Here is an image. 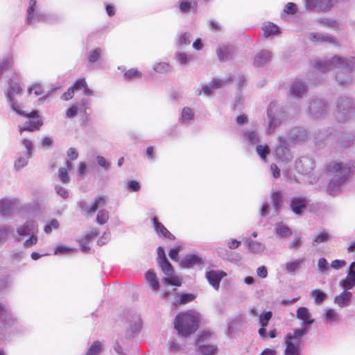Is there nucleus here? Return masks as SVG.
<instances>
[{"label": "nucleus", "instance_id": "obj_1", "mask_svg": "<svg viewBox=\"0 0 355 355\" xmlns=\"http://www.w3.org/2000/svg\"><path fill=\"white\" fill-rule=\"evenodd\" d=\"M23 89L17 80L10 78L8 80V88L5 92L6 97L12 110L21 116H26L28 121L26 122L22 127H19V132L35 131L40 128L43 125L42 120L39 119L38 111L33 110L29 113L21 110V105L18 103L19 98L21 96Z\"/></svg>", "mask_w": 355, "mask_h": 355}, {"label": "nucleus", "instance_id": "obj_2", "mask_svg": "<svg viewBox=\"0 0 355 355\" xmlns=\"http://www.w3.org/2000/svg\"><path fill=\"white\" fill-rule=\"evenodd\" d=\"M314 67L322 73L333 68L340 69L336 73V79L340 85H348L353 81L352 73L355 71V57L334 56L330 59L317 60L315 62Z\"/></svg>", "mask_w": 355, "mask_h": 355}, {"label": "nucleus", "instance_id": "obj_3", "mask_svg": "<svg viewBox=\"0 0 355 355\" xmlns=\"http://www.w3.org/2000/svg\"><path fill=\"white\" fill-rule=\"evenodd\" d=\"M327 171L332 176L327 187V192L334 196L351 173V167L341 162H331L327 165Z\"/></svg>", "mask_w": 355, "mask_h": 355}, {"label": "nucleus", "instance_id": "obj_4", "mask_svg": "<svg viewBox=\"0 0 355 355\" xmlns=\"http://www.w3.org/2000/svg\"><path fill=\"white\" fill-rule=\"evenodd\" d=\"M199 320L200 314L196 311L182 312L175 317L174 327L180 335L187 337L198 329Z\"/></svg>", "mask_w": 355, "mask_h": 355}, {"label": "nucleus", "instance_id": "obj_5", "mask_svg": "<svg viewBox=\"0 0 355 355\" xmlns=\"http://www.w3.org/2000/svg\"><path fill=\"white\" fill-rule=\"evenodd\" d=\"M36 0H29L26 17V23L27 25L32 26L37 22L53 23L60 19V16L58 14H46L36 11Z\"/></svg>", "mask_w": 355, "mask_h": 355}, {"label": "nucleus", "instance_id": "obj_6", "mask_svg": "<svg viewBox=\"0 0 355 355\" xmlns=\"http://www.w3.org/2000/svg\"><path fill=\"white\" fill-rule=\"evenodd\" d=\"M336 119L339 122H345L355 116V101L349 96L338 98L336 103Z\"/></svg>", "mask_w": 355, "mask_h": 355}, {"label": "nucleus", "instance_id": "obj_7", "mask_svg": "<svg viewBox=\"0 0 355 355\" xmlns=\"http://www.w3.org/2000/svg\"><path fill=\"white\" fill-rule=\"evenodd\" d=\"M268 125L266 132L268 135L272 133L281 125L284 118L288 117L285 114L283 107H280L276 101H272L267 109Z\"/></svg>", "mask_w": 355, "mask_h": 355}, {"label": "nucleus", "instance_id": "obj_8", "mask_svg": "<svg viewBox=\"0 0 355 355\" xmlns=\"http://www.w3.org/2000/svg\"><path fill=\"white\" fill-rule=\"evenodd\" d=\"M304 336V331L302 329H294L293 334L288 333L284 337L285 355H300V347Z\"/></svg>", "mask_w": 355, "mask_h": 355}, {"label": "nucleus", "instance_id": "obj_9", "mask_svg": "<svg viewBox=\"0 0 355 355\" xmlns=\"http://www.w3.org/2000/svg\"><path fill=\"white\" fill-rule=\"evenodd\" d=\"M278 144L275 149V156L278 162L288 163L293 159L292 153L287 140L283 137H278Z\"/></svg>", "mask_w": 355, "mask_h": 355}, {"label": "nucleus", "instance_id": "obj_10", "mask_svg": "<svg viewBox=\"0 0 355 355\" xmlns=\"http://www.w3.org/2000/svg\"><path fill=\"white\" fill-rule=\"evenodd\" d=\"M327 109V103L323 99L315 98L309 103V113L313 118L318 119L326 114Z\"/></svg>", "mask_w": 355, "mask_h": 355}, {"label": "nucleus", "instance_id": "obj_11", "mask_svg": "<svg viewBox=\"0 0 355 355\" xmlns=\"http://www.w3.org/2000/svg\"><path fill=\"white\" fill-rule=\"evenodd\" d=\"M38 232V226L37 222L34 220H28L23 225L17 228V236L15 237V241L20 242L21 236H28Z\"/></svg>", "mask_w": 355, "mask_h": 355}, {"label": "nucleus", "instance_id": "obj_12", "mask_svg": "<svg viewBox=\"0 0 355 355\" xmlns=\"http://www.w3.org/2000/svg\"><path fill=\"white\" fill-rule=\"evenodd\" d=\"M334 0H305L306 9L314 12H325L334 5Z\"/></svg>", "mask_w": 355, "mask_h": 355}, {"label": "nucleus", "instance_id": "obj_13", "mask_svg": "<svg viewBox=\"0 0 355 355\" xmlns=\"http://www.w3.org/2000/svg\"><path fill=\"white\" fill-rule=\"evenodd\" d=\"M296 317L297 319L302 321L301 328L304 331V336L307 334L309 327L314 322V319L311 318V313L306 307H299L296 311Z\"/></svg>", "mask_w": 355, "mask_h": 355}, {"label": "nucleus", "instance_id": "obj_14", "mask_svg": "<svg viewBox=\"0 0 355 355\" xmlns=\"http://www.w3.org/2000/svg\"><path fill=\"white\" fill-rule=\"evenodd\" d=\"M295 169L302 174L310 173L315 167V162L311 157L304 156L295 161Z\"/></svg>", "mask_w": 355, "mask_h": 355}, {"label": "nucleus", "instance_id": "obj_15", "mask_svg": "<svg viewBox=\"0 0 355 355\" xmlns=\"http://www.w3.org/2000/svg\"><path fill=\"white\" fill-rule=\"evenodd\" d=\"M309 200L305 197L295 196L290 199V208L291 211L296 215L300 216L305 210Z\"/></svg>", "mask_w": 355, "mask_h": 355}, {"label": "nucleus", "instance_id": "obj_16", "mask_svg": "<svg viewBox=\"0 0 355 355\" xmlns=\"http://www.w3.org/2000/svg\"><path fill=\"white\" fill-rule=\"evenodd\" d=\"M15 322L10 307L0 302V324L4 327H10Z\"/></svg>", "mask_w": 355, "mask_h": 355}, {"label": "nucleus", "instance_id": "obj_17", "mask_svg": "<svg viewBox=\"0 0 355 355\" xmlns=\"http://www.w3.org/2000/svg\"><path fill=\"white\" fill-rule=\"evenodd\" d=\"M209 336V333L204 332L199 337L197 345L198 349L202 355H216L218 352V347L216 345L200 344V342Z\"/></svg>", "mask_w": 355, "mask_h": 355}, {"label": "nucleus", "instance_id": "obj_18", "mask_svg": "<svg viewBox=\"0 0 355 355\" xmlns=\"http://www.w3.org/2000/svg\"><path fill=\"white\" fill-rule=\"evenodd\" d=\"M241 139L243 141L249 145H255L260 142L261 137L259 134L254 130L245 129L240 133Z\"/></svg>", "mask_w": 355, "mask_h": 355}, {"label": "nucleus", "instance_id": "obj_19", "mask_svg": "<svg viewBox=\"0 0 355 355\" xmlns=\"http://www.w3.org/2000/svg\"><path fill=\"white\" fill-rule=\"evenodd\" d=\"M226 276V273L221 270H209L206 272V278L211 286L215 289L219 288L221 279Z\"/></svg>", "mask_w": 355, "mask_h": 355}, {"label": "nucleus", "instance_id": "obj_20", "mask_svg": "<svg viewBox=\"0 0 355 355\" xmlns=\"http://www.w3.org/2000/svg\"><path fill=\"white\" fill-rule=\"evenodd\" d=\"M234 47L231 45L220 46L216 50V54L220 62H225L231 60L234 54Z\"/></svg>", "mask_w": 355, "mask_h": 355}, {"label": "nucleus", "instance_id": "obj_21", "mask_svg": "<svg viewBox=\"0 0 355 355\" xmlns=\"http://www.w3.org/2000/svg\"><path fill=\"white\" fill-rule=\"evenodd\" d=\"M244 242L249 251L252 254H262L266 250V246L263 243L253 241L250 238L245 239Z\"/></svg>", "mask_w": 355, "mask_h": 355}, {"label": "nucleus", "instance_id": "obj_22", "mask_svg": "<svg viewBox=\"0 0 355 355\" xmlns=\"http://www.w3.org/2000/svg\"><path fill=\"white\" fill-rule=\"evenodd\" d=\"M202 263H203V261L201 257L196 254H188L180 261V266L184 268H190L196 265H200Z\"/></svg>", "mask_w": 355, "mask_h": 355}, {"label": "nucleus", "instance_id": "obj_23", "mask_svg": "<svg viewBox=\"0 0 355 355\" xmlns=\"http://www.w3.org/2000/svg\"><path fill=\"white\" fill-rule=\"evenodd\" d=\"M307 87L305 83L296 80L291 85L290 91L292 96L295 98H301L302 94L306 91Z\"/></svg>", "mask_w": 355, "mask_h": 355}, {"label": "nucleus", "instance_id": "obj_24", "mask_svg": "<svg viewBox=\"0 0 355 355\" xmlns=\"http://www.w3.org/2000/svg\"><path fill=\"white\" fill-rule=\"evenodd\" d=\"M15 204V199H2L0 200V213L3 216L10 215L14 209Z\"/></svg>", "mask_w": 355, "mask_h": 355}, {"label": "nucleus", "instance_id": "obj_25", "mask_svg": "<svg viewBox=\"0 0 355 355\" xmlns=\"http://www.w3.org/2000/svg\"><path fill=\"white\" fill-rule=\"evenodd\" d=\"M153 224L155 232L170 240H174L175 236L161 223L157 217L152 218Z\"/></svg>", "mask_w": 355, "mask_h": 355}, {"label": "nucleus", "instance_id": "obj_26", "mask_svg": "<svg viewBox=\"0 0 355 355\" xmlns=\"http://www.w3.org/2000/svg\"><path fill=\"white\" fill-rule=\"evenodd\" d=\"M288 137L292 141L299 142L305 140L307 133L304 128L297 127L291 130L288 133Z\"/></svg>", "mask_w": 355, "mask_h": 355}, {"label": "nucleus", "instance_id": "obj_27", "mask_svg": "<svg viewBox=\"0 0 355 355\" xmlns=\"http://www.w3.org/2000/svg\"><path fill=\"white\" fill-rule=\"evenodd\" d=\"M304 258L293 259L285 263V270L288 274L294 275L300 270L304 263Z\"/></svg>", "mask_w": 355, "mask_h": 355}, {"label": "nucleus", "instance_id": "obj_28", "mask_svg": "<svg viewBox=\"0 0 355 355\" xmlns=\"http://www.w3.org/2000/svg\"><path fill=\"white\" fill-rule=\"evenodd\" d=\"M270 52L267 50H263L254 57V64L257 67H262L270 60Z\"/></svg>", "mask_w": 355, "mask_h": 355}, {"label": "nucleus", "instance_id": "obj_29", "mask_svg": "<svg viewBox=\"0 0 355 355\" xmlns=\"http://www.w3.org/2000/svg\"><path fill=\"white\" fill-rule=\"evenodd\" d=\"M32 155L26 154L24 152H19L17 153L16 159L15 162L14 167L16 170L19 171L25 167Z\"/></svg>", "mask_w": 355, "mask_h": 355}, {"label": "nucleus", "instance_id": "obj_30", "mask_svg": "<svg viewBox=\"0 0 355 355\" xmlns=\"http://www.w3.org/2000/svg\"><path fill=\"white\" fill-rule=\"evenodd\" d=\"M352 294L349 291H343L340 295L334 297V303L338 304L340 307H345L349 305Z\"/></svg>", "mask_w": 355, "mask_h": 355}, {"label": "nucleus", "instance_id": "obj_31", "mask_svg": "<svg viewBox=\"0 0 355 355\" xmlns=\"http://www.w3.org/2000/svg\"><path fill=\"white\" fill-rule=\"evenodd\" d=\"M275 233L278 237L285 239L292 234V230L287 225L282 223H278L275 225Z\"/></svg>", "mask_w": 355, "mask_h": 355}, {"label": "nucleus", "instance_id": "obj_32", "mask_svg": "<svg viewBox=\"0 0 355 355\" xmlns=\"http://www.w3.org/2000/svg\"><path fill=\"white\" fill-rule=\"evenodd\" d=\"M340 285L345 291H348L355 286V276L349 271V268L347 271L346 278L340 281Z\"/></svg>", "mask_w": 355, "mask_h": 355}, {"label": "nucleus", "instance_id": "obj_33", "mask_svg": "<svg viewBox=\"0 0 355 355\" xmlns=\"http://www.w3.org/2000/svg\"><path fill=\"white\" fill-rule=\"evenodd\" d=\"M271 201L272 207L275 212L278 214L282 208L283 202V195L279 191H274L271 195Z\"/></svg>", "mask_w": 355, "mask_h": 355}, {"label": "nucleus", "instance_id": "obj_34", "mask_svg": "<svg viewBox=\"0 0 355 355\" xmlns=\"http://www.w3.org/2000/svg\"><path fill=\"white\" fill-rule=\"evenodd\" d=\"M309 38L314 42H324L328 43H334L335 39L329 34L312 33L309 35Z\"/></svg>", "mask_w": 355, "mask_h": 355}, {"label": "nucleus", "instance_id": "obj_35", "mask_svg": "<svg viewBox=\"0 0 355 355\" xmlns=\"http://www.w3.org/2000/svg\"><path fill=\"white\" fill-rule=\"evenodd\" d=\"M231 80H220V79H214L211 83H210L211 86L209 85H204L202 87V92L206 96H209L211 94V89L212 88H219L223 85L227 83Z\"/></svg>", "mask_w": 355, "mask_h": 355}, {"label": "nucleus", "instance_id": "obj_36", "mask_svg": "<svg viewBox=\"0 0 355 355\" xmlns=\"http://www.w3.org/2000/svg\"><path fill=\"white\" fill-rule=\"evenodd\" d=\"M180 295L177 293L176 288H173L171 291H164L163 293V298L175 306L178 304Z\"/></svg>", "mask_w": 355, "mask_h": 355}, {"label": "nucleus", "instance_id": "obj_37", "mask_svg": "<svg viewBox=\"0 0 355 355\" xmlns=\"http://www.w3.org/2000/svg\"><path fill=\"white\" fill-rule=\"evenodd\" d=\"M132 321H130V329L133 334H137L140 331L142 327V322L140 316L137 313L132 315Z\"/></svg>", "mask_w": 355, "mask_h": 355}, {"label": "nucleus", "instance_id": "obj_38", "mask_svg": "<svg viewBox=\"0 0 355 355\" xmlns=\"http://www.w3.org/2000/svg\"><path fill=\"white\" fill-rule=\"evenodd\" d=\"M146 279L150 284L154 291H157L159 284L155 272L153 270H148L146 273Z\"/></svg>", "mask_w": 355, "mask_h": 355}, {"label": "nucleus", "instance_id": "obj_39", "mask_svg": "<svg viewBox=\"0 0 355 355\" xmlns=\"http://www.w3.org/2000/svg\"><path fill=\"white\" fill-rule=\"evenodd\" d=\"M262 30L263 31V35L266 37H269L279 33V27L270 22L264 24L262 26Z\"/></svg>", "mask_w": 355, "mask_h": 355}, {"label": "nucleus", "instance_id": "obj_40", "mask_svg": "<svg viewBox=\"0 0 355 355\" xmlns=\"http://www.w3.org/2000/svg\"><path fill=\"white\" fill-rule=\"evenodd\" d=\"M13 64V58L12 55H7L0 60V77L7 70L10 69Z\"/></svg>", "mask_w": 355, "mask_h": 355}, {"label": "nucleus", "instance_id": "obj_41", "mask_svg": "<svg viewBox=\"0 0 355 355\" xmlns=\"http://www.w3.org/2000/svg\"><path fill=\"white\" fill-rule=\"evenodd\" d=\"M196 8L197 2H187L182 0L179 1V9L182 13H187L196 10Z\"/></svg>", "mask_w": 355, "mask_h": 355}, {"label": "nucleus", "instance_id": "obj_42", "mask_svg": "<svg viewBox=\"0 0 355 355\" xmlns=\"http://www.w3.org/2000/svg\"><path fill=\"white\" fill-rule=\"evenodd\" d=\"M194 119L193 110L188 107H185L182 109L181 114V122L182 123H187L190 121Z\"/></svg>", "mask_w": 355, "mask_h": 355}, {"label": "nucleus", "instance_id": "obj_43", "mask_svg": "<svg viewBox=\"0 0 355 355\" xmlns=\"http://www.w3.org/2000/svg\"><path fill=\"white\" fill-rule=\"evenodd\" d=\"M106 202H107L106 196H97L95 198L92 205L90 207V212L95 213L96 211V210L98 209V207L105 206L106 205Z\"/></svg>", "mask_w": 355, "mask_h": 355}, {"label": "nucleus", "instance_id": "obj_44", "mask_svg": "<svg viewBox=\"0 0 355 355\" xmlns=\"http://www.w3.org/2000/svg\"><path fill=\"white\" fill-rule=\"evenodd\" d=\"M103 349V344L100 341H94L89 347L85 355H99Z\"/></svg>", "mask_w": 355, "mask_h": 355}, {"label": "nucleus", "instance_id": "obj_45", "mask_svg": "<svg viewBox=\"0 0 355 355\" xmlns=\"http://www.w3.org/2000/svg\"><path fill=\"white\" fill-rule=\"evenodd\" d=\"M102 52L103 50L101 48H96L95 49L89 51L87 53L88 62L91 64L97 62L99 60Z\"/></svg>", "mask_w": 355, "mask_h": 355}, {"label": "nucleus", "instance_id": "obj_46", "mask_svg": "<svg viewBox=\"0 0 355 355\" xmlns=\"http://www.w3.org/2000/svg\"><path fill=\"white\" fill-rule=\"evenodd\" d=\"M311 295L314 297L315 304H320L322 303L327 297V295L319 289H315L311 291Z\"/></svg>", "mask_w": 355, "mask_h": 355}, {"label": "nucleus", "instance_id": "obj_47", "mask_svg": "<svg viewBox=\"0 0 355 355\" xmlns=\"http://www.w3.org/2000/svg\"><path fill=\"white\" fill-rule=\"evenodd\" d=\"M158 263H159V266L161 267L162 270L166 276H172L173 275V274L174 272V270H173L172 265L171 264V263L168 261V259L164 260L163 261H161Z\"/></svg>", "mask_w": 355, "mask_h": 355}, {"label": "nucleus", "instance_id": "obj_48", "mask_svg": "<svg viewBox=\"0 0 355 355\" xmlns=\"http://www.w3.org/2000/svg\"><path fill=\"white\" fill-rule=\"evenodd\" d=\"M220 256L223 259H227L230 261H236L239 260V255L234 252H230L225 250L223 252L219 253Z\"/></svg>", "mask_w": 355, "mask_h": 355}, {"label": "nucleus", "instance_id": "obj_49", "mask_svg": "<svg viewBox=\"0 0 355 355\" xmlns=\"http://www.w3.org/2000/svg\"><path fill=\"white\" fill-rule=\"evenodd\" d=\"M256 151L261 159L266 160L270 153V148L268 145H257Z\"/></svg>", "mask_w": 355, "mask_h": 355}, {"label": "nucleus", "instance_id": "obj_50", "mask_svg": "<svg viewBox=\"0 0 355 355\" xmlns=\"http://www.w3.org/2000/svg\"><path fill=\"white\" fill-rule=\"evenodd\" d=\"M109 219V212L105 209L98 211L96 216V223L99 225H103L107 223Z\"/></svg>", "mask_w": 355, "mask_h": 355}, {"label": "nucleus", "instance_id": "obj_51", "mask_svg": "<svg viewBox=\"0 0 355 355\" xmlns=\"http://www.w3.org/2000/svg\"><path fill=\"white\" fill-rule=\"evenodd\" d=\"M272 317V311H269L259 315V321L261 327H266Z\"/></svg>", "mask_w": 355, "mask_h": 355}, {"label": "nucleus", "instance_id": "obj_52", "mask_svg": "<svg viewBox=\"0 0 355 355\" xmlns=\"http://www.w3.org/2000/svg\"><path fill=\"white\" fill-rule=\"evenodd\" d=\"M324 315L328 322H336L338 317L337 312L332 309H325Z\"/></svg>", "mask_w": 355, "mask_h": 355}, {"label": "nucleus", "instance_id": "obj_53", "mask_svg": "<svg viewBox=\"0 0 355 355\" xmlns=\"http://www.w3.org/2000/svg\"><path fill=\"white\" fill-rule=\"evenodd\" d=\"M37 234V233H35L28 235L29 237L23 243V246L25 248H30L32 246L35 245L38 241V237Z\"/></svg>", "mask_w": 355, "mask_h": 355}, {"label": "nucleus", "instance_id": "obj_54", "mask_svg": "<svg viewBox=\"0 0 355 355\" xmlns=\"http://www.w3.org/2000/svg\"><path fill=\"white\" fill-rule=\"evenodd\" d=\"M11 228L10 226L6 225H0V243L7 240Z\"/></svg>", "mask_w": 355, "mask_h": 355}, {"label": "nucleus", "instance_id": "obj_55", "mask_svg": "<svg viewBox=\"0 0 355 355\" xmlns=\"http://www.w3.org/2000/svg\"><path fill=\"white\" fill-rule=\"evenodd\" d=\"M58 178L63 184H68L70 178L66 168H60L58 170Z\"/></svg>", "mask_w": 355, "mask_h": 355}, {"label": "nucleus", "instance_id": "obj_56", "mask_svg": "<svg viewBox=\"0 0 355 355\" xmlns=\"http://www.w3.org/2000/svg\"><path fill=\"white\" fill-rule=\"evenodd\" d=\"M141 73L139 72L137 69H130L128 71H125L124 73V78L126 80H132L134 78H141Z\"/></svg>", "mask_w": 355, "mask_h": 355}, {"label": "nucleus", "instance_id": "obj_57", "mask_svg": "<svg viewBox=\"0 0 355 355\" xmlns=\"http://www.w3.org/2000/svg\"><path fill=\"white\" fill-rule=\"evenodd\" d=\"M96 162H97V164L100 167L103 168L105 171H107L110 170L111 163L110 162H108L107 160H106V159L104 157L98 155L96 157Z\"/></svg>", "mask_w": 355, "mask_h": 355}, {"label": "nucleus", "instance_id": "obj_58", "mask_svg": "<svg viewBox=\"0 0 355 355\" xmlns=\"http://www.w3.org/2000/svg\"><path fill=\"white\" fill-rule=\"evenodd\" d=\"M21 144L24 146V148L26 150V152H24L26 154L30 155L33 156V142L28 139H24L21 141Z\"/></svg>", "mask_w": 355, "mask_h": 355}, {"label": "nucleus", "instance_id": "obj_59", "mask_svg": "<svg viewBox=\"0 0 355 355\" xmlns=\"http://www.w3.org/2000/svg\"><path fill=\"white\" fill-rule=\"evenodd\" d=\"M58 227L59 222L56 219H52L44 226V231L46 234H50L53 229L57 230Z\"/></svg>", "mask_w": 355, "mask_h": 355}, {"label": "nucleus", "instance_id": "obj_60", "mask_svg": "<svg viewBox=\"0 0 355 355\" xmlns=\"http://www.w3.org/2000/svg\"><path fill=\"white\" fill-rule=\"evenodd\" d=\"M170 66L166 62H159L154 65L153 69L157 73H166L169 71Z\"/></svg>", "mask_w": 355, "mask_h": 355}, {"label": "nucleus", "instance_id": "obj_61", "mask_svg": "<svg viewBox=\"0 0 355 355\" xmlns=\"http://www.w3.org/2000/svg\"><path fill=\"white\" fill-rule=\"evenodd\" d=\"M196 296L193 294L191 293H183L180 295L178 300V304H184L188 302L193 301L195 299Z\"/></svg>", "mask_w": 355, "mask_h": 355}, {"label": "nucleus", "instance_id": "obj_62", "mask_svg": "<svg viewBox=\"0 0 355 355\" xmlns=\"http://www.w3.org/2000/svg\"><path fill=\"white\" fill-rule=\"evenodd\" d=\"M178 42L180 46L189 44L191 43V35L187 32L181 34L178 37Z\"/></svg>", "mask_w": 355, "mask_h": 355}, {"label": "nucleus", "instance_id": "obj_63", "mask_svg": "<svg viewBox=\"0 0 355 355\" xmlns=\"http://www.w3.org/2000/svg\"><path fill=\"white\" fill-rule=\"evenodd\" d=\"M162 282L166 285H173L176 286H180L181 285V282L177 277L168 276V277L164 278Z\"/></svg>", "mask_w": 355, "mask_h": 355}, {"label": "nucleus", "instance_id": "obj_64", "mask_svg": "<svg viewBox=\"0 0 355 355\" xmlns=\"http://www.w3.org/2000/svg\"><path fill=\"white\" fill-rule=\"evenodd\" d=\"M28 92L29 94H31L33 92L36 96H40L44 94L43 88L40 84H35L30 87L28 89Z\"/></svg>", "mask_w": 355, "mask_h": 355}]
</instances>
